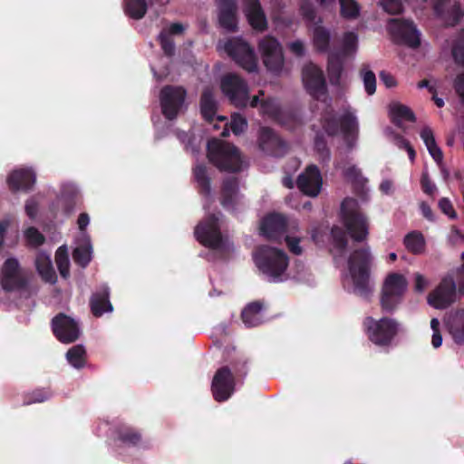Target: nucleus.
I'll list each match as a JSON object with an SVG mask.
<instances>
[{
  "label": "nucleus",
  "mask_w": 464,
  "mask_h": 464,
  "mask_svg": "<svg viewBox=\"0 0 464 464\" xmlns=\"http://www.w3.org/2000/svg\"><path fill=\"white\" fill-rule=\"evenodd\" d=\"M258 270L271 282L283 281L288 266L287 255L279 248L261 246L253 254Z\"/></svg>",
  "instance_id": "nucleus-1"
},
{
  "label": "nucleus",
  "mask_w": 464,
  "mask_h": 464,
  "mask_svg": "<svg viewBox=\"0 0 464 464\" xmlns=\"http://www.w3.org/2000/svg\"><path fill=\"white\" fill-rule=\"evenodd\" d=\"M208 158L222 171L237 172L244 167L237 148L219 140H212L208 143Z\"/></svg>",
  "instance_id": "nucleus-2"
},
{
  "label": "nucleus",
  "mask_w": 464,
  "mask_h": 464,
  "mask_svg": "<svg viewBox=\"0 0 464 464\" xmlns=\"http://www.w3.org/2000/svg\"><path fill=\"white\" fill-rule=\"evenodd\" d=\"M322 127L328 135H334L341 129L348 145L353 146L359 131V124L354 112L350 109L345 110L340 117L333 109L327 108L322 114Z\"/></svg>",
  "instance_id": "nucleus-3"
},
{
  "label": "nucleus",
  "mask_w": 464,
  "mask_h": 464,
  "mask_svg": "<svg viewBox=\"0 0 464 464\" xmlns=\"http://www.w3.org/2000/svg\"><path fill=\"white\" fill-rule=\"evenodd\" d=\"M342 219L347 232L355 241H362L368 236V222L360 211L358 202L345 198L342 203Z\"/></svg>",
  "instance_id": "nucleus-4"
},
{
  "label": "nucleus",
  "mask_w": 464,
  "mask_h": 464,
  "mask_svg": "<svg viewBox=\"0 0 464 464\" xmlns=\"http://www.w3.org/2000/svg\"><path fill=\"white\" fill-rule=\"evenodd\" d=\"M408 289V280L402 274L392 272L383 280L381 293V306L385 311H393L401 304Z\"/></svg>",
  "instance_id": "nucleus-5"
},
{
  "label": "nucleus",
  "mask_w": 464,
  "mask_h": 464,
  "mask_svg": "<svg viewBox=\"0 0 464 464\" xmlns=\"http://www.w3.org/2000/svg\"><path fill=\"white\" fill-rule=\"evenodd\" d=\"M363 326L369 339L376 345H389L400 331V324L389 317L376 320L371 316L366 317Z\"/></svg>",
  "instance_id": "nucleus-6"
},
{
  "label": "nucleus",
  "mask_w": 464,
  "mask_h": 464,
  "mask_svg": "<svg viewBox=\"0 0 464 464\" xmlns=\"http://www.w3.org/2000/svg\"><path fill=\"white\" fill-rule=\"evenodd\" d=\"M220 88L229 101L237 107H256L259 96H254L250 101L247 84L236 74H227L221 79Z\"/></svg>",
  "instance_id": "nucleus-7"
},
{
  "label": "nucleus",
  "mask_w": 464,
  "mask_h": 464,
  "mask_svg": "<svg viewBox=\"0 0 464 464\" xmlns=\"http://www.w3.org/2000/svg\"><path fill=\"white\" fill-rule=\"evenodd\" d=\"M257 51L263 64L272 73L279 74L285 66V58L281 44L273 36L262 37L257 44Z\"/></svg>",
  "instance_id": "nucleus-8"
},
{
  "label": "nucleus",
  "mask_w": 464,
  "mask_h": 464,
  "mask_svg": "<svg viewBox=\"0 0 464 464\" xmlns=\"http://www.w3.org/2000/svg\"><path fill=\"white\" fill-rule=\"evenodd\" d=\"M219 50H223L231 56L244 70L252 72L258 69L257 61L254 50L241 39L228 40L219 43Z\"/></svg>",
  "instance_id": "nucleus-9"
},
{
  "label": "nucleus",
  "mask_w": 464,
  "mask_h": 464,
  "mask_svg": "<svg viewBox=\"0 0 464 464\" xmlns=\"http://www.w3.org/2000/svg\"><path fill=\"white\" fill-rule=\"evenodd\" d=\"M371 262L370 247L355 250L348 259V271L353 285L362 287L368 277V268Z\"/></svg>",
  "instance_id": "nucleus-10"
},
{
  "label": "nucleus",
  "mask_w": 464,
  "mask_h": 464,
  "mask_svg": "<svg viewBox=\"0 0 464 464\" xmlns=\"http://www.w3.org/2000/svg\"><path fill=\"white\" fill-rule=\"evenodd\" d=\"M456 282L452 276H445L441 282L431 291L428 297V304L435 309H445L456 300Z\"/></svg>",
  "instance_id": "nucleus-11"
},
{
  "label": "nucleus",
  "mask_w": 464,
  "mask_h": 464,
  "mask_svg": "<svg viewBox=\"0 0 464 464\" xmlns=\"http://www.w3.org/2000/svg\"><path fill=\"white\" fill-rule=\"evenodd\" d=\"M186 97V91L179 86H166L160 94L163 114L169 120L177 117L181 111Z\"/></svg>",
  "instance_id": "nucleus-12"
},
{
  "label": "nucleus",
  "mask_w": 464,
  "mask_h": 464,
  "mask_svg": "<svg viewBox=\"0 0 464 464\" xmlns=\"http://www.w3.org/2000/svg\"><path fill=\"white\" fill-rule=\"evenodd\" d=\"M388 29L393 39L399 44L412 48L418 47L420 44V33L411 22L391 19Z\"/></svg>",
  "instance_id": "nucleus-13"
},
{
  "label": "nucleus",
  "mask_w": 464,
  "mask_h": 464,
  "mask_svg": "<svg viewBox=\"0 0 464 464\" xmlns=\"http://www.w3.org/2000/svg\"><path fill=\"white\" fill-rule=\"evenodd\" d=\"M195 235L201 244L210 248L217 249L222 245L218 218L215 216H209L198 224L195 229Z\"/></svg>",
  "instance_id": "nucleus-14"
},
{
  "label": "nucleus",
  "mask_w": 464,
  "mask_h": 464,
  "mask_svg": "<svg viewBox=\"0 0 464 464\" xmlns=\"http://www.w3.org/2000/svg\"><path fill=\"white\" fill-rule=\"evenodd\" d=\"M302 82L305 90L319 99L325 94V80L322 70L315 64L306 63L302 70Z\"/></svg>",
  "instance_id": "nucleus-15"
},
{
  "label": "nucleus",
  "mask_w": 464,
  "mask_h": 464,
  "mask_svg": "<svg viewBox=\"0 0 464 464\" xmlns=\"http://www.w3.org/2000/svg\"><path fill=\"white\" fill-rule=\"evenodd\" d=\"M234 392V378L227 367L219 369L212 381V392L216 401L227 400Z\"/></svg>",
  "instance_id": "nucleus-16"
},
{
  "label": "nucleus",
  "mask_w": 464,
  "mask_h": 464,
  "mask_svg": "<svg viewBox=\"0 0 464 464\" xmlns=\"http://www.w3.org/2000/svg\"><path fill=\"white\" fill-rule=\"evenodd\" d=\"M53 330L55 336L63 343H72L80 335L77 323L64 314H59L53 319Z\"/></svg>",
  "instance_id": "nucleus-17"
},
{
  "label": "nucleus",
  "mask_w": 464,
  "mask_h": 464,
  "mask_svg": "<svg viewBox=\"0 0 464 464\" xmlns=\"http://www.w3.org/2000/svg\"><path fill=\"white\" fill-rule=\"evenodd\" d=\"M323 179L318 168L314 165L308 166L300 174L297 179L299 189L305 195L316 197L322 188Z\"/></svg>",
  "instance_id": "nucleus-18"
},
{
  "label": "nucleus",
  "mask_w": 464,
  "mask_h": 464,
  "mask_svg": "<svg viewBox=\"0 0 464 464\" xmlns=\"http://www.w3.org/2000/svg\"><path fill=\"white\" fill-rule=\"evenodd\" d=\"M0 282L2 287L7 291L14 290L22 285L23 279L17 260L9 258L5 262Z\"/></svg>",
  "instance_id": "nucleus-19"
},
{
  "label": "nucleus",
  "mask_w": 464,
  "mask_h": 464,
  "mask_svg": "<svg viewBox=\"0 0 464 464\" xmlns=\"http://www.w3.org/2000/svg\"><path fill=\"white\" fill-rule=\"evenodd\" d=\"M35 174L30 169H15L7 178V184L12 191L28 190L35 183Z\"/></svg>",
  "instance_id": "nucleus-20"
},
{
  "label": "nucleus",
  "mask_w": 464,
  "mask_h": 464,
  "mask_svg": "<svg viewBox=\"0 0 464 464\" xmlns=\"http://www.w3.org/2000/svg\"><path fill=\"white\" fill-rule=\"evenodd\" d=\"M285 218L277 213L267 215L262 221L260 231L269 239H277L285 231Z\"/></svg>",
  "instance_id": "nucleus-21"
},
{
  "label": "nucleus",
  "mask_w": 464,
  "mask_h": 464,
  "mask_svg": "<svg viewBox=\"0 0 464 464\" xmlns=\"http://www.w3.org/2000/svg\"><path fill=\"white\" fill-rule=\"evenodd\" d=\"M243 10L250 25L254 29L264 31L266 28V17L258 0H244Z\"/></svg>",
  "instance_id": "nucleus-22"
},
{
  "label": "nucleus",
  "mask_w": 464,
  "mask_h": 464,
  "mask_svg": "<svg viewBox=\"0 0 464 464\" xmlns=\"http://www.w3.org/2000/svg\"><path fill=\"white\" fill-rule=\"evenodd\" d=\"M258 147L266 154L278 155L283 146L279 138L269 129L263 127L259 130Z\"/></svg>",
  "instance_id": "nucleus-23"
},
{
  "label": "nucleus",
  "mask_w": 464,
  "mask_h": 464,
  "mask_svg": "<svg viewBox=\"0 0 464 464\" xmlns=\"http://www.w3.org/2000/svg\"><path fill=\"white\" fill-rule=\"evenodd\" d=\"M35 266L39 275L44 281L52 284L55 283L56 275L52 265L50 255L40 252L36 256Z\"/></svg>",
  "instance_id": "nucleus-24"
},
{
  "label": "nucleus",
  "mask_w": 464,
  "mask_h": 464,
  "mask_svg": "<svg viewBox=\"0 0 464 464\" xmlns=\"http://www.w3.org/2000/svg\"><path fill=\"white\" fill-rule=\"evenodd\" d=\"M236 9V4L232 1L223 2L220 5L219 23L228 31H233L237 27Z\"/></svg>",
  "instance_id": "nucleus-25"
},
{
  "label": "nucleus",
  "mask_w": 464,
  "mask_h": 464,
  "mask_svg": "<svg viewBox=\"0 0 464 464\" xmlns=\"http://www.w3.org/2000/svg\"><path fill=\"white\" fill-rule=\"evenodd\" d=\"M91 308L95 316H102L105 312L112 311V305L109 301V288L107 286L100 293L92 295Z\"/></svg>",
  "instance_id": "nucleus-26"
},
{
  "label": "nucleus",
  "mask_w": 464,
  "mask_h": 464,
  "mask_svg": "<svg viewBox=\"0 0 464 464\" xmlns=\"http://www.w3.org/2000/svg\"><path fill=\"white\" fill-rule=\"evenodd\" d=\"M420 136L423 140L430 155L437 163H441L443 155L441 150L436 143L433 130L429 126H425L420 130Z\"/></svg>",
  "instance_id": "nucleus-27"
},
{
  "label": "nucleus",
  "mask_w": 464,
  "mask_h": 464,
  "mask_svg": "<svg viewBox=\"0 0 464 464\" xmlns=\"http://www.w3.org/2000/svg\"><path fill=\"white\" fill-rule=\"evenodd\" d=\"M243 323L247 327L260 324L264 321L261 304L256 302L249 304L241 314Z\"/></svg>",
  "instance_id": "nucleus-28"
},
{
  "label": "nucleus",
  "mask_w": 464,
  "mask_h": 464,
  "mask_svg": "<svg viewBox=\"0 0 464 464\" xmlns=\"http://www.w3.org/2000/svg\"><path fill=\"white\" fill-rule=\"evenodd\" d=\"M389 113L392 121L400 127L404 121H415L414 113L411 109L398 102H393L390 105Z\"/></svg>",
  "instance_id": "nucleus-29"
},
{
  "label": "nucleus",
  "mask_w": 464,
  "mask_h": 464,
  "mask_svg": "<svg viewBox=\"0 0 464 464\" xmlns=\"http://www.w3.org/2000/svg\"><path fill=\"white\" fill-rule=\"evenodd\" d=\"M449 330L456 343L464 342V313H458L448 322Z\"/></svg>",
  "instance_id": "nucleus-30"
},
{
  "label": "nucleus",
  "mask_w": 464,
  "mask_h": 464,
  "mask_svg": "<svg viewBox=\"0 0 464 464\" xmlns=\"http://www.w3.org/2000/svg\"><path fill=\"white\" fill-rule=\"evenodd\" d=\"M216 106L212 89L208 87L203 91L200 102L201 113L206 120H213L216 113Z\"/></svg>",
  "instance_id": "nucleus-31"
},
{
  "label": "nucleus",
  "mask_w": 464,
  "mask_h": 464,
  "mask_svg": "<svg viewBox=\"0 0 464 464\" xmlns=\"http://www.w3.org/2000/svg\"><path fill=\"white\" fill-rule=\"evenodd\" d=\"M92 248L89 239L77 246L72 254L73 260L82 266H86L92 259Z\"/></svg>",
  "instance_id": "nucleus-32"
},
{
  "label": "nucleus",
  "mask_w": 464,
  "mask_h": 464,
  "mask_svg": "<svg viewBox=\"0 0 464 464\" xmlns=\"http://www.w3.org/2000/svg\"><path fill=\"white\" fill-rule=\"evenodd\" d=\"M147 11L145 0H125V13L134 19H140Z\"/></svg>",
  "instance_id": "nucleus-33"
},
{
  "label": "nucleus",
  "mask_w": 464,
  "mask_h": 464,
  "mask_svg": "<svg viewBox=\"0 0 464 464\" xmlns=\"http://www.w3.org/2000/svg\"><path fill=\"white\" fill-rule=\"evenodd\" d=\"M313 42L314 47L320 51L324 52L328 49L330 42L329 32L322 26H316L313 32Z\"/></svg>",
  "instance_id": "nucleus-34"
},
{
  "label": "nucleus",
  "mask_w": 464,
  "mask_h": 464,
  "mask_svg": "<svg viewBox=\"0 0 464 464\" xmlns=\"http://www.w3.org/2000/svg\"><path fill=\"white\" fill-rule=\"evenodd\" d=\"M55 262L60 274L63 277L67 278L70 274V260L65 246H60L55 254Z\"/></svg>",
  "instance_id": "nucleus-35"
},
{
  "label": "nucleus",
  "mask_w": 464,
  "mask_h": 464,
  "mask_svg": "<svg viewBox=\"0 0 464 464\" xmlns=\"http://www.w3.org/2000/svg\"><path fill=\"white\" fill-rule=\"evenodd\" d=\"M341 15L347 19H355L360 14V5L355 0H339Z\"/></svg>",
  "instance_id": "nucleus-36"
},
{
  "label": "nucleus",
  "mask_w": 464,
  "mask_h": 464,
  "mask_svg": "<svg viewBox=\"0 0 464 464\" xmlns=\"http://www.w3.org/2000/svg\"><path fill=\"white\" fill-rule=\"evenodd\" d=\"M66 358L72 366L81 368L85 362V349L82 345L73 346L67 352Z\"/></svg>",
  "instance_id": "nucleus-37"
},
{
  "label": "nucleus",
  "mask_w": 464,
  "mask_h": 464,
  "mask_svg": "<svg viewBox=\"0 0 464 464\" xmlns=\"http://www.w3.org/2000/svg\"><path fill=\"white\" fill-rule=\"evenodd\" d=\"M404 244L408 250L414 254H420L424 249V239L419 233H410L404 238Z\"/></svg>",
  "instance_id": "nucleus-38"
},
{
  "label": "nucleus",
  "mask_w": 464,
  "mask_h": 464,
  "mask_svg": "<svg viewBox=\"0 0 464 464\" xmlns=\"http://www.w3.org/2000/svg\"><path fill=\"white\" fill-rule=\"evenodd\" d=\"M237 180L235 179H228L224 182L222 188V205L224 207L229 206V204L237 197Z\"/></svg>",
  "instance_id": "nucleus-39"
},
{
  "label": "nucleus",
  "mask_w": 464,
  "mask_h": 464,
  "mask_svg": "<svg viewBox=\"0 0 464 464\" xmlns=\"http://www.w3.org/2000/svg\"><path fill=\"white\" fill-rule=\"evenodd\" d=\"M332 237H333V253L334 256L341 253L347 245V239L345 233L343 231L341 227H335L332 229Z\"/></svg>",
  "instance_id": "nucleus-40"
},
{
  "label": "nucleus",
  "mask_w": 464,
  "mask_h": 464,
  "mask_svg": "<svg viewBox=\"0 0 464 464\" xmlns=\"http://www.w3.org/2000/svg\"><path fill=\"white\" fill-rule=\"evenodd\" d=\"M196 181L206 194L210 192V182L207 174V169L203 165H198L194 169Z\"/></svg>",
  "instance_id": "nucleus-41"
},
{
  "label": "nucleus",
  "mask_w": 464,
  "mask_h": 464,
  "mask_svg": "<svg viewBox=\"0 0 464 464\" xmlns=\"http://www.w3.org/2000/svg\"><path fill=\"white\" fill-rule=\"evenodd\" d=\"M358 46V35L355 33L349 32L344 34L342 42V51L344 54L354 53Z\"/></svg>",
  "instance_id": "nucleus-42"
},
{
  "label": "nucleus",
  "mask_w": 464,
  "mask_h": 464,
  "mask_svg": "<svg viewBox=\"0 0 464 464\" xmlns=\"http://www.w3.org/2000/svg\"><path fill=\"white\" fill-rule=\"evenodd\" d=\"M435 10L436 12L440 14V15H444V13L447 11V12H450L452 14V18L451 19H449L447 20V23L449 24H454L455 23L458 22V20L459 19V17L461 16V11L460 9L459 8V6H457L454 4H450L449 6L447 5L446 8H444L443 6V4L442 3H440V4H437L436 6H435Z\"/></svg>",
  "instance_id": "nucleus-43"
},
{
  "label": "nucleus",
  "mask_w": 464,
  "mask_h": 464,
  "mask_svg": "<svg viewBox=\"0 0 464 464\" xmlns=\"http://www.w3.org/2000/svg\"><path fill=\"white\" fill-rule=\"evenodd\" d=\"M260 112L272 119L279 120L280 108L274 100H267L261 102Z\"/></svg>",
  "instance_id": "nucleus-44"
},
{
  "label": "nucleus",
  "mask_w": 464,
  "mask_h": 464,
  "mask_svg": "<svg viewBox=\"0 0 464 464\" xmlns=\"http://www.w3.org/2000/svg\"><path fill=\"white\" fill-rule=\"evenodd\" d=\"M362 77L366 92L369 95H372L376 91L375 74L368 69H363L362 71Z\"/></svg>",
  "instance_id": "nucleus-45"
},
{
  "label": "nucleus",
  "mask_w": 464,
  "mask_h": 464,
  "mask_svg": "<svg viewBox=\"0 0 464 464\" xmlns=\"http://www.w3.org/2000/svg\"><path fill=\"white\" fill-rule=\"evenodd\" d=\"M24 237L28 244L38 246L44 241V236L34 227H29L24 231Z\"/></svg>",
  "instance_id": "nucleus-46"
},
{
  "label": "nucleus",
  "mask_w": 464,
  "mask_h": 464,
  "mask_svg": "<svg viewBox=\"0 0 464 464\" xmlns=\"http://www.w3.org/2000/svg\"><path fill=\"white\" fill-rule=\"evenodd\" d=\"M380 5L385 12L395 14L402 11V3L401 0H380Z\"/></svg>",
  "instance_id": "nucleus-47"
},
{
  "label": "nucleus",
  "mask_w": 464,
  "mask_h": 464,
  "mask_svg": "<svg viewBox=\"0 0 464 464\" xmlns=\"http://www.w3.org/2000/svg\"><path fill=\"white\" fill-rule=\"evenodd\" d=\"M120 440L128 445H136L140 440V435L131 429H125L120 433Z\"/></svg>",
  "instance_id": "nucleus-48"
},
{
  "label": "nucleus",
  "mask_w": 464,
  "mask_h": 464,
  "mask_svg": "<svg viewBox=\"0 0 464 464\" xmlns=\"http://www.w3.org/2000/svg\"><path fill=\"white\" fill-rule=\"evenodd\" d=\"M230 126H231L232 131L236 135H238L246 130V128L247 126V122H246V120L244 117H242L241 115L234 114L232 116Z\"/></svg>",
  "instance_id": "nucleus-49"
},
{
  "label": "nucleus",
  "mask_w": 464,
  "mask_h": 464,
  "mask_svg": "<svg viewBox=\"0 0 464 464\" xmlns=\"http://www.w3.org/2000/svg\"><path fill=\"white\" fill-rule=\"evenodd\" d=\"M300 10L302 15L308 21H314L315 19V12L312 0H302Z\"/></svg>",
  "instance_id": "nucleus-50"
},
{
  "label": "nucleus",
  "mask_w": 464,
  "mask_h": 464,
  "mask_svg": "<svg viewBox=\"0 0 464 464\" xmlns=\"http://www.w3.org/2000/svg\"><path fill=\"white\" fill-rule=\"evenodd\" d=\"M430 281L420 273H415L413 276V287L417 293H423L429 286Z\"/></svg>",
  "instance_id": "nucleus-51"
},
{
  "label": "nucleus",
  "mask_w": 464,
  "mask_h": 464,
  "mask_svg": "<svg viewBox=\"0 0 464 464\" xmlns=\"http://www.w3.org/2000/svg\"><path fill=\"white\" fill-rule=\"evenodd\" d=\"M343 175L352 182L362 183V178L361 172L355 166H350L346 169H343Z\"/></svg>",
  "instance_id": "nucleus-52"
},
{
  "label": "nucleus",
  "mask_w": 464,
  "mask_h": 464,
  "mask_svg": "<svg viewBox=\"0 0 464 464\" xmlns=\"http://www.w3.org/2000/svg\"><path fill=\"white\" fill-rule=\"evenodd\" d=\"M439 207L441 209V211L447 216H449L450 218H455L457 217V214L453 209V206L448 198H441L439 201Z\"/></svg>",
  "instance_id": "nucleus-53"
},
{
  "label": "nucleus",
  "mask_w": 464,
  "mask_h": 464,
  "mask_svg": "<svg viewBox=\"0 0 464 464\" xmlns=\"http://www.w3.org/2000/svg\"><path fill=\"white\" fill-rule=\"evenodd\" d=\"M162 49L167 54H172L174 51V44L167 35L166 32H161L159 35Z\"/></svg>",
  "instance_id": "nucleus-54"
},
{
  "label": "nucleus",
  "mask_w": 464,
  "mask_h": 464,
  "mask_svg": "<svg viewBox=\"0 0 464 464\" xmlns=\"http://www.w3.org/2000/svg\"><path fill=\"white\" fill-rule=\"evenodd\" d=\"M392 138L399 147L405 148L407 150L411 160H413L415 158V151L409 142L397 135H392Z\"/></svg>",
  "instance_id": "nucleus-55"
},
{
  "label": "nucleus",
  "mask_w": 464,
  "mask_h": 464,
  "mask_svg": "<svg viewBox=\"0 0 464 464\" xmlns=\"http://www.w3.org/2000/svg\"><path fill=\"white\" fill-rule=\"evenodd\" d=\"M285 241L287 242L288 247L294 254L300 255L302 253V248L299 246L300 239L298 237L286 236Z\"/></svg>",
  "instance_id": "nucleus-56"
},
{
  "label": "nucleus",
  "mask_w": 464,
  "mask_h": 464,
  "mask_svg": "<svg viewBox=\"0 0 464 464\" xmlns=\"http://www.w3.org/2000/svg\"><path fill=\"white\" fill-rule=\"evenodd\" d=\"M380 80L387 88H393L397 85L395 78L384 71L380 72Z\"/></svg>",
  "instance_id": "nucleus-57"
},
{
  "label": "nucleus",
  "mask_w": 464,
  "mask_h": 464,
  "mask_svg": "<svg viewBox=\"0 0 464 464\" xmlns=\"http://www.w3.org/2000/svg\"><path fill=\"white\" fill-rule=\"evenodd\" d=\"M25 211L31 218H34L38 211L37 202L34 199H29L25 204Z\"/></svg>",
  "instance_id": "nucleus-58"
},
{
  "label": "nucleus",
  "mask_w": 464,
  "mask_h": 464,
  "mask_svg": "<svg viewBox=\"0 0 464 464\" xmlns=\"http://www.w3.org/2000/svg\"><path fill=\"white\" fill-rule=\"evenodd\" d=\"M458 285L459 291H464V264L455 273V276H452Z\"/></svg>",
  "instance_id": "nucleus-59"
},
{
  "label": "nucleus",
  "mask_w": 464,
  "mask_h": 464,
  "mask_svg": "<svg viewBox=\"0 0 464 464\" xmlns=\"http://www.w3.org/2000/svg\"><path fill=\"white\" fill-rule=\"evenodd\" d=\"M421 185L423 190L429 195H432L436 190V186L430 180L426 174L422 176Z\"/></svg>",
  "instance_id": "nucleus-60"
},
{
  "label": "nucleus",
  "mask_w": 464,
  "mask_h": 464,
  "mask_svg": "<svg viewBox=\"0 0 464 464\" xmlns=\"http://www.w3.org/2000/svg\"><path fill=\"white\" fill-rule=\"evenodd\" d=\"M289 48L292 53L301 56L304 53V47L302 42L295 41L289 44Z\"/></svg>",
  "instance_id": "nucleus-61"
},
{
  "label": "nucleus",
  "mask_w": 464,
  "mask_h": 464,
  "mask_svg": "<svg viewBox=\"0 0 464 464\" xmlns=\"http://www.w3.org/2000/svg\"><path fill=\"white\" fill-rule=\"evenodd\" d=\"M455 88L459 95L464 101V74L459 75L455 82Z\"/></svg>",
  "instance_id": "nucleus-62"
},
{
  "label": "nucleus",
  "mask_w": 464,
  "mask_h": 464,
  "mask_svg": "<svg viewBox=\"0 0 464 464\" xmlns=\"http://www.w3.org/2000/svg\"><path fill=\"white\" fill-rule=\"evenodd\" d=\"M50 394L47 392H36L33 394L30 402H43L49 398Z\"/></svg>",
  "instance_id": "nucleus-63"
},
{
  "label": "nucleus",
  "mask_w": 464,
  "mask_h": 464,
  "mask_svg": "<svg viewBox=\"0 0 464 464\" xmlns=\"http://www.w3.org/2000/svg\"><path fill=\"white\" fill-rule=\"evenodd\" d=\"M420 208L422 215L427 219H429V220H432L433 219V214H432L431 208H430V207L427 203L421 202L420 205Z\"/></svg>",
  "instance_id": "nucleus-64"
}]
</instances>
